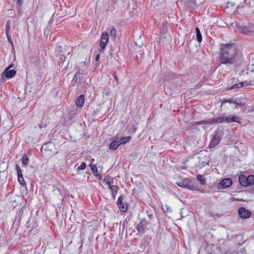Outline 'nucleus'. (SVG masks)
Segmentation results:
<instances>
[{"label": "nucleus", "mask_w": 254, "mask_h": 254, "mask_svg": "<svg viewBox=\"0 0 254 254\" xmlns=\"http://www.w3.org/2000/svg\"><path fill=\"white\" fill-rule=\"evenodd\" d=\"M6 36L7 37L8 41L12 45V39H11L10 32H9L6 33Z\"/></svg>", "instance_id": "34"}, {"label": "nucleus", "mask_w": 254, "mask_h": 254, "mask_svg": "<svg viewBox=\"0 0 254 254\" xmlns=\"http://www.w3.org/2000/svg\"><path fill=\"white\" fill-rule=\"evenodd\" d=\"M110 90L109 88L105 87L103 91V94L107 96H108L110 95Z\"/></svg>", "instance_id": "31"}, {"label": "nucleus", "mask_w": 254, "mask_h": 254, "mask_svg": "<svg viewBox=\"0 0 254 254\" xmlns=\"http://www.w3.org/2000/svg\"><path fill=\"white\" fill-rule=\"evenodd\" d=\"M110 189L112 191V196L114 198H115L116 195L117 194V192L118 190V187L115 185H113L112 186H110Z\"/></svg>", "instance_id": "21"}, {"label": "nucleus", "mask_w": 254, "mask_h": 254, "mask_svg": "<svg viewBox=\"0 0 254 254\" xmlns=\"http://www.w3.org/2000/svg\"><path fill=\"white\" fill-rule=\"evenodd\" d=\"M86 164L85 162H82L80 166H79L76 170L77 173L79 174V171L80 170H84L86 168Z\"/></svg>", "instance_id": "28"}, {"label": "nucleus", "mask_w": 254, "mask_h": 254, "mask_svg": "<svg viewBox=\"0 0 254 254\" xmlns=\"http://www.w3.org/2000/svg\"><path fill=\"white\" fill-rule=\"evenodd\" d=\"M251 85L250 82H248V81L241 82L239 83H235L234 85H233L232 86H231L230 88H229V89L232 90V89H236V88H241L244 86H248V85Z\"/></svg>", "instance_id": "14"}, {"label": "nucleus", "mask_w": 254, "mask_h": 254, "mask_svg": "<svg viewBox=\"0 0 254 254\" xmlns=\"http://www.w3.org/2000/svg\"><path fill=\"white\" fill-rule=\"evenodd\" d=\"M223 122L225 123V115H223L220 117H216V118L209 119L205 121H202L199 122H195L193 125H200V124H216L218 123H221Z\"/></svg>", "instance_id": "3"}, {"label": "nucleus", "mask_w": 254, "mask_h": 254, "mask_svg": "<svg viewBox=\"0 0 254 254\" xmlns=\"http://www.w3.org/2000/svg\"><path fill=\"white\" fill-rule=\"evenodd\" d=\"M116 138L119 142V144H120V145H121L122 144H125V143H127L130 139V136H126V137L117 136Z\"/></svg>", "instance_id": "17"}, {"label": "nucleus", "mask_w": 254, "mask_h": 254, "mask_svg": "<svg viewBox=\"0 0 254 254\" xmlns=\"http://www.w3.org/2000/svg\"><path fill=\"white\" fill-rule=\"evenodd\" d=\"M84 73L83 70L82 69H79L78 71H76V74L78 75V76H80L81 78L83 77L82 75Z\"/></svg>", "instance_id": "33"}, {"label": "nucleus", "mask_w": 254, "mask_h": 254, "mask_svg": "<svg viewBox=\"0 0 254 254\" xmlns=\"http://www.w3.org/2000/svg\"><path fill=\"white\" fill-rule=\"evenodd\" d=\"M247 0H244V1L246 2Z\"/></svg>", "instance_id": "50"}, {"label": "nucleus", "mask_w": 254, "mask_h": 254, "mask_svg": "<svg viewBox=\"0 0 254 254\" xmlns=\"http://www.w3.org/2000/svg\"><path fill=\"white\" fill-rule=\"evenodd\" d=\"M226 102H228L230 103H233L237 105H241V104H242L241 103H238V102H236L233 98L224 99L222 100V103H225Z\"/></svg>", "instance_id": "20"}, {"label": "nucleus", "mask_w": 254, "mask_h": 254, "mask_svg": "<svg viewBox=\"0 0 254 254\" xmlns=\"http://www.w3.org/2000/svg\"><path fill=\"white\" fill-rule=\"evenodd\" d=\"M227 4H228V6H227L228 7V6H229V2H228V3H227Z\"/></svg>", "instance_id": "48"}, {"label": "nucleus", "mask_w": 254, "mask_h": 254, "mask_svg": "<svg viewBox=\"0 0 254 254\" xmlns=\"http://www.w3.org/2000/svg\"><path fill=\"white\" fill-rule=\"evenodd\" d=\"M84 103V96L83 95H80L76 100L75 104L79 108H82Z\"/></svg>", "instance_id": "15"}, {"label": "nucleus", "mask_w": 254, "mask_h": 254, "mask_svg": "<svg viewBox=\"0 0 254 254\" xmlns=\"http://www.w3.org/2000/svg\"><path fill=\"white\" fill-rule=\"evenodd\" d=\"M207 164H208V162L204 163V162H203L202 163V165L204 166L206 165Z\"/></svg>", "instance_id": "44"}, {"label": "nucleus", "mask_w": 254, "mask_h": 254, "mask_svg": "<svg viewBox=\"0 0 254 254\" xmlns=\"http://www.w3.org/2000/svg\"><path fill=\"white\" fill-rule=\"evenodd\" d=\"M197 180L200 182L201 185H204L206 183L205 179L203 177L202 175H199L197 176Z\"/></svg>", "instance_id": "26"}, {"label": "nucleus", "mask_w": 254, "mask_h": 254, "mask_svg": "<svg viewBox=\"0 0 254 254\" xmlns=\"http://www.w3.org/2000/svg\"><path fill=\"white\" fill-rule=\"evenodd\" d=\"M251 2H253V3L254 4V0H251L249 3H248V4L250 6H253V5H252Z\"/></svg>", "instance_id": "42"}, {"label": "nucleus", "mask_w": 254, "mask_h": 254, "mask_svg": "<svg viewBox=\"0 0 254 254\" xmlns=\"http://www.w3.org/2000/svg\"><path fill=\"white\" fill-rule=\"evenodd\" d=\"M238 213L240 216L242 218L247 219L250 217L251 212L244 207H241L239 209Z\"/></svg>", "instance_id": "12"}, {"label": "nucleus", "mask_w": 254, "mask_h": 254, "mask_svg": "<svg viewBox=\"0 0 254 254\" xmlns=\"http://www.w3.org/2000/svg\"><path fill=\"white\" fill-rule=\"evenodd\" d=\"M29 159L26 155H24L22 157V162L24 165H27L28 164Z\"/></svg>", "instance_id": "29"}, {"label": "nucleus", "mask_w": 254, "mask_h": 254, "mask_svg": "<svg viewBox=\"0 0 254 254\" xmlns=\"http://www.w3.org/2000/svg\"><path fill=\"white\" fill-rule=\"evenodd\" d=\"M18 254H24V253L22 251H20L19 253H18Z\"/></svg>", "instance_id": "46"}, {"label": "nucleus", "mask_w": 254, "mask_h": 254, "mask_svg": "<svg viewBox=\"0 0 254 254\" xmlns=\"http://www.w3.org/2000/svg\"><path fill=\"white\" fill-rule=\"evenodd\" d=\"M109 35L107 32L104 31L101 35L99 52L100 53L103 52L105 48L107 46V44L109 42Z\"/></svg>", "instance_id": "4"}, {"label": "nucleus", "mask_w": 254, "mask_h": 254, "mask_svg": "<svg viewBox=\"0 0 254 254\" xmlns=\"http://www.w3.org/2000/svg\"><path fill=\"white\" fill-rule=\"evenodd\" d=\"M236 32L244 35H249L254 32V27L251 24H237L235 29Z\"/></svg>", "instance_id": "2"}, {"label": "nucleus", "mask_w": 254, "mask_h": 254, "mask_svg": "<svg viewBox=\"0 0 254 254\" xmlns=\"http://www.w3.org/2000/svg\"><path fill=\"white\" fill-rule=\"evenodd\" d=\"M78 78L80 79L81 77L80 76H78V75L75 73V75L73 77V80L77 81Z\"/></svg>", "instance_id": "38"}, {"label": "nucleus", "mask_w": 254, "mask_h": 254, "mask_svg": "<svg viewBox=\"0 0 254 254\" xmlns=\"http://www.w3.org/2000/svg\"><path fill=\"white\" fill-rule=\"evenodd\" d=\"M221 139V137L218 133H216L213 136L209 145V148H213L219 144Z\"/></svg>", "instance_id": "7"}, {"label": "nucleus", "mask_w": 254, "mask_h": 254, "mask_svg": "<svg viewBox=\"0 0 254 254\" xmlns=\"http://www.w3.org/2000/svg\"><path fill=\"white\" fill-rule=\"evenodd\" d=\"M239 181L241 185L244 187H247L249 186L247 177L244 175H240L239 177Z\"/></svg>", "instance_id": "16"}, {"label": "nucleus", "mask_w": 254, "mask_h": 254, "mask_svg": "<svg viewBox=\"0 0 254 254\" xmlns=\"http://www.w3.org/2000/svg\"><path fill=\"white\" fill-rule=\"evenodd\" d=\"M77 109H76L75 112L73 114L70 115V118H73L74 115L77 114Z\"/></svg>", "instance_id": "41"}, {"label": "nucleus", "mask_w": 254, "mask_h": 254, "mask_svg": "<svg viewBox=\"0 0 254 254\" xmlns=\"http://www.w3.org/2000/svg\"><path fill=\"white\" fill-rule=\"evenodd\" d=\"M233 122L240 123L241 118L235 115L225 116V123L230 124Z\"/></svg>", "instance_id": "10"}, {"label": "nucleus", "mask_w": 254, "mask_h": 254, "mask_svg": "<svg viewBox=\"0 0 254 254\" xmlns=\"http://www.w3.org/2000/svg\"><path fill=\"white\" fill-rule=\"evenodd\" d=\"M177 185L182 188H186L190 190L195 189L194 187L191 184V182L189 178H185L181 182L178 183Z\"/></svg>", "instance_id": "5"}, {"label": "nucleus", "mask_w": 254, "mask_h": 254, "mask_svg": "<svg viewBox=\"0 0 254 254\" xmlns=\"http://www.w3.org/2000/svg\"><path fill=\"white\" fill-rule=\"evenodd\" d=\"M232 181L229 178H225L222 180L218 184L219 189H225L231 186Z\"/></svg>", "instance_id": "11"}, {"label": "nucleus", "mask_w": 254, "mask_h": 254, "mask_svg": "<svg viewBox=\"0 0 254 254\" xmlns=\"http://www.w3.org/2000/svg\"><path fill=\"white\" fill-rule=\"evenodd\" d=\"M181 217H182V218H183V217H184V216H183V214H181Z\"/></svg>", "instance_id": "49"}, {"label": "nucleus", "mask_w": 254, "mask_h": 254, "mask_svg": "<svg viewBox=\"0 0 254 254\" xmlns=\"http://www.w3.org/2000/svg\"><path fill=\"white\" fill-rule=\"evenodd\" d=\"M114 78H115L117 81H118V78H117V75H116L114 74Z\"/></svg>", "instance_id": "45"}, {"label": "nucleus", "mask_w": 254, "mask_h": 254, "mask_svg": "<svg viewBox=\"0 0 254 254\" xmlns=\"http://www.w3.org/2000/svg\"><path fill=\"white\" fill-rule=\"evenodd\" d=\"M100 58V55L99 54H98L97 55H96V58H95V60L96 61H98L99 59Z\"/></svg>", "instance_id": "43"}, {"label": "nucleus", "mask_w": 254, "mask_h": 254, "mask_svg": "<svg viewBox=\"0 0 254 254\" xmlns=\"http://www.w3.org/2000/svg\"><path fill=\"white\" fill-rule=\"evenodd\" d=\"M53 193L59 199H61L62 193H61L60 190L58 188L56 187H53Z\"/></svg>", "instance_id": "19"}, {"label": "nucleus", "mask_w": 254, "mask_h": 254, "mask_svg": "<svg viewBox=\"0 0 254 254\" xmlns=\"http://www.w3.org/2000/svg\"><path fill=\"white\" fill-rule=\"evenodd\" d=\"M17 176H18V179L23 178L22 172H20V173H17Z\"/></svg>", "instance_id": "39"}, {"label": "nucleus", "mask_w": 254, "mask_h": 254, "mask_svg": "<svg viewBox=\"0 0 254 254\" xmlns=\"http://www.w3.org/2000/svg\"><path fill=\"white\" fill-rule=\"evenodd\" d=\"M113 179L112 177H110L109 176H106L104 179V182L107 184L109 187L110 188V186H112V185H110L111 181H113Z\"/></svg>", "instance_id": "25"}, {"label": "nucleus", "mask_w": 254, "mask_h": 254, "mask_svg": "<svg viewBox=\"0 0 254 254\" xmlns=\"http://www.w3.org/2000/svg\"><path fill=\"white\" fill-rule=\"evenodd\" d=\"M148 225V222L145 219H142L136 226V229L137 231L140 234H144L145 229Z\"/></svg>", "instance_id": "6"}, {"label": "nucleus", "mask_w": 254, "mask_h": 254, "mask_svg": "<svg viewBox=\"0 0 254 254\" xmlns=\"http://www.w3.org/2000/svg\"><path fill=\"white\" fill-rule=\"evenodd\" d=\"M11 66H9V67L6 68L4 72H3L1 74H4L5 75V77L7 78H11L13 77L16 74V70L14 69L9 70V69L10 68Z\"/></svg>", "instance_id": "13"}, {"label": "nucleus", "mask_w": 254, "mask_h": 254, "mask_svg": "<svg viewBox=\"0 0 254 254\" xmlns=\"http://www.w3.org/2000/svg\"><path fill=\"white\" fill-rule=\"evenodd\" d=\"M16 3L18 6V10H20L21 8V6L23 3V0H17Z\"/></svg>", "instance_id": "35"}, {"label": "nucleus", "mask_w": 254, "mask_h": 254, "mask_svg": "<svg viewBox=\"0 0 254 254\" xmlns=\"http://www.w3.org/2000/svg\"><path fill=\"white\" fill-rule=\"evenodd\" d=\"M248 183H249V186L253 185L254 184V175H249L247 177Z\"/></svg>", "instance_id": "27"}, {"label": "nucleus", "mask_w": 254, "mask_h": 254, "mask_svg": "<svg viewBox=\"0 0 254 254\" xmlns=\"http://www.w3.org/2000/svg\"><path fill=\"white\" fill-rule=\"evenodd\" d=\"M120 145V144H119V142L116 138V139L112 141L111 143L109 146V149L111 150H116Z\"/></svg>", "instance_id": "18"}, {"label": "nucleus", "mask_w": 254, "mask_h": 254, "mask_svg": "<svg viewBox=\"0 0 254 254\" xmlns=\"http://www.w3.org/2000/svg\"><path fill=\"white\" fill-rule=\"evenodd\" d=\"M195 31L197 40L198 42H201L202 41V36L198 27H197L195 28Z\"/></svg>", "instance_id": "24"}, {"label": "nucleus", "mask_w": 254, "mask_h": 254, "mask_svg": "<svg viewBox=\"0 0 254 254\" xmlns=\"http://www.w3.org/2000/svg\"><path fill=\"white\" fill-rule=\"evenodd\" d=\"M163 209L164 210V211L166 212H171V208L170 207H169L168 205H165L164 206V207H163Z\"/></svg>", "instance_id": "32"}, {"label": "nucleus", "mask_w": 254, "mask_h": 254, "mask_svg": "<svg viewBox=\"0 0 254 254\" xmlns=\"http://www.w3.org/2000/svg\"><path fill=\"white\" fill-rule=\"evenodd\" d=\"M11 21L10 20H7L5 26V32L6 33L10 32V27Z\"/></svg>", "instance_id": "30"}, {"label": "nucleus", "mask_w": 254, "mask_h": 254, "mask_svg": "<svg viewBox=\"0 0 254 254\" xmlns=\"http://www.w3.org/2000/svg\"><path fill=\"white\" fill-rule=\"evenodd\" d=\"M123 196L120 195L117 201L118 208L122 212H126L127 208V204L123 201Z\"/></svg>", "instance_id": "9"}, {"label": "nucleus", "mask_w": 254, "mask_h": 254, "mask_svg": "<svg viewBox=\"0 0 254 254\" xmlns=\"http://www.w3.org/2000/svg\"><path fill=\"white\" fill-rule=\"evenodd\" d=\"M42 149H44L51 153H55L56 149L55 144L52 142L45 143L42 147Z\"/></svg>", "instance_id": "8"}, {"label": "nucleus", "mask_w": 254, "mask_h": 254, "mask_svg": "<svg viewBox=\"0 0 254 254\" xmlns=\"http://www.w3.org/2000/svg\"><path fill=\"white\" fill-rule=\"evenodd\" d=\"M72 108H73V110H75V106H73V107H72Z\"/></svg>", "instance_id": "47"}, {"label": "nucleus", "mask_w": 254, "mask_h": 254, "mask_svg": "<svg viewBox=\"0 0 254 254\" xmlns=\"http://www.w3.org/2000/svg\"><path fill=\"white\" fill-rule=\"evenodd\" d=\"M110 34L111 39L115 40L116 38V37L117 36V30L114 27H111V30L110 32Z\"/></svg>", "instance_id": "22"}, {"label": "nucleus", "mask_w": 254, "mask_h": 254, "mask_svg": "<svg viewBox=\"0 0 254 254\" xmlns=\"http://www.w3.org/2000/svg\"><path fill=\"white\" fill-rule=\"evenodd\" d=\"M95 177H97V178L98 180H102V175H100V174H97Z\"/></svg>", "instance_id": "40"}, {"label": "nucleus", "mask_w": 254, "mask_h": 254, "mask_svg": "<svg viewBox=\"0 0 254 254\" xmlns=\"http://www.w3.org/2000/svg\"><path fill=\"white\" fill-rule=\"evenodd\" d=\"M15 170L17 171V173L22 172V170L20 169V167L18 164H16L15 165Z\"/></svg>", "instance_id": "37"}, {"label": "nucleus", "mask_w": 254, "mask_h": 254, "mask_svg": "<svg viewBox=\"0 0 254 254\" xmlns=\"http://www.w3.org/2000/svg\"><path fill=\"white\" fill-rule=\"evenodd\" d=\"M237 50L236 46L232 44L222 45L220 56L221 62L223 64H233L236 61Z\"/></svg>", "instance_id": "1"}, {"label": "nucleus", "mask_w": 254, "mask_h": 254, "mask_svg": "<svg viewBox=\"0 0 254 254\" xmlns=\"http://www.w3.org/2000/svg\"><path fill=\"white\" fill-rule=\"evenodd\" d=\"M18 181L21 185H24L25 184L24 178H18Z\"/></svg>", "instance_id": "36"}, {"label": "nucleus", "mask_w": 254, "mask_h": 254, "mask_svg": "<svg viewBox=\"0 0 254 254\" xmlns=\"http://www.w3.org/2000/svg\"><path fill=\"white\" fill-rule=\"evenodd\" d=\"M89 166L91 167V170L92 171L93 175L96 176L98 174L97 166L92 163H90Z\"/></svg>", "instance_id": "23"}]
</instances>
